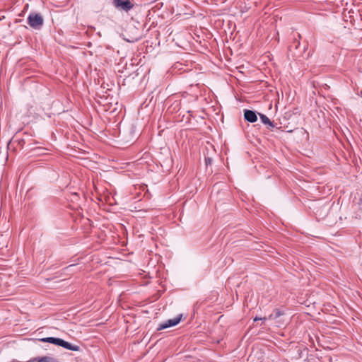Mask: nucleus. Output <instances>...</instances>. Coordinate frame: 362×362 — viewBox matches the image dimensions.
<instances>
[{
    "mask_svg": "<svg viewBox=\"0 0 362 362\" xmlns=\"http://www.w3.org/2000/svg\"><path fill=\"white\" fill-rule=\"evenodd\" d=\"M103 8H104L103 4H101V5L99 6V9H98V11H102V10L103 9Z\"/></svg>",
    "mask_w": 362,
    "mask_h": 362,
    "instance_id": "obj_13",
    "label": "nucleus"
},
{
    "mask_svg": "<svg viewBox=\"0 0 362 362\" xmlns=\"http://www.w3.org/2000/svg\"><path fill=\"white\" fill-rule=\"evenodd\" d=\"M28 25L33 29L40 30L44 23V19L40 13H30L27 18Z\"/></svg>",
    "mask_w": 362,
    "mask_h": 362,
    "instance_id": "obj_2",
    "label": "nucleus"
},
{
    "mask_svg": "<svg viewBox=\"0 0 362 362\" xmlns=\"http://www.w3.org/2000/svg\"><path fill=\"white\" fill-rule=\"evenodd\" d=\"M138 39H139V37H135V38L132 39V41H134V40H137Z\"/></svg>",
    "mask_w": 362,
    "mask_h": 362,
    "instance_id": "obj_14",
    "label": "nucleus"
},
{
    "mask_svg": "<svg viewBox=\"0 0 362 362\" xmlns=\"http://www.w3.org/2000/svg\"><path fill=\"white\" fill-rule=\"evenodd\" d=\"M244 118L246 121L253 123L257 120V117L255 111L245 110L244 111Z\"/></svg>",
    "mask_w": 362,
    "mask_h": 362,
    "instance_id": "obj_4",
    "label": "nucleus"
},
{
    "mask_svg": "<svg viewBox=\"0 0 362 362\" xmlns=\"http://www.w3.org/2000/svg\"><path fill=\"white\" fill-rule=\"evenodd\" d=\"M259 115L260 117V119L263 124H268L271 128H274L275 127L273 122H272L266 115L261 113H259Z\"/></svg>",
    "mask_w": 362,
    "mask_h": 362,
    "instance_id": "obj_5",
    "label": "nucleus"
},
{
    "mask_svg": "<svg viewBox=\"0 0 362 362\" xmlns=\"http://www.w3.org/2000/svg\"><path fill=\"white\" fill-rule=\"evenodd\" d=\"M112 5L119 11L128 13L135 6L134 0H112Z\"/></svg>",
    "mask_w": 362,
    "mask_h": 362,
    "instance_id": "obj_1",
    "label": "nucleus"
},
{
    "mask_svg": "<svg viewBox=\"0 0 362 362\" xmlns=\"http://www.w3.org/2000/svg\"><path fill=\"white\" fill-rule=\"evenodd\" d=\"M37 362H59V361L52 357L44 356V357L40 358L37 360Z\"/></svg>",
    "mask_w": 362,
    "mask_h": 362,
    "instance_id": "obj_8",
    "label": "nucleus"
},
{
    "mask_svg": "<svg viewBox=\"0 0 362 362\" xmlns=\"http://www.w3.org/2000/svg\"><path fill=\"white\" fill-rule=\"evenodd\" d=\"M64 340H63V339H62L60 338H55L54 344L62 347L63 345H64Z\"/></svg>",
    "mask_w": 362,
    "mask_h": 362,
    "instance_id": "obj_10",
    "label": "nucleus"
},
{
    "mask_svg": "<svg viewBox=\"0 0 362 362\" xmlns=\"http://www.w3.org/2000/svg\"><path fill=\"white\" fill-rule=\"evenodd\" d=\"M62 347H64L68 350L75 351H78L80 350V346H78L77 345H73L66 341H64V345Z\"/></svg>",
    "mask_w": 362,
    "mask_h": 362,
    "instance_id": "obj_6",
    "label": "nucleus"
},
{
    "mask_svg": "<svg viewBox=\"0 0 362 362\" xmlns=\"http://www.w3.org/2000/svg\"><path fill=\"white\" fill-rule=\"evenodd\" d=\"M283 315L284 313L281 310L276 309L271 315H269L268 319L276 320Z\"/></svg>",
    "mask_w": 362,
    "mask_h": 362,
    "instance_id": "obj_7",
    "label": "nucleus"
},
{
    "mask_svg": "<svg viewBox=\"0 0 362 362\" xmlns=\"http://www.w3.org/2000/svg\"><path fill=\"white\" fill-rule=\"evenodd\" d=\"M182 315L167 320L166 322L159 325L157 330L160 331L164 329H167L168 327L177 325L181 320Z\"/></svg>",
    "mask_w": 362,
    "mask_h": 362,
    "instance_id": "obj_3",
    "label": "nucleus"
},
{
    "mask_svg": "<svg viewBox=\"0 0 362 362\" xmlns=\"http://www.w3.org/2000/svg\"><path fill=\"white\" fill-rule=\"evenodd\" d=\"M55 337H45L40 339L41 341L54 344Z\"/></svg>",
    "mask_w": 362,
    "mask_h": 362,
    "instance_id": "obj_9",
    "label": "nucleus"
},
{
    "mask_svg": "<svg viewBox=\"0 0 362 362\" xmlns=\"http://www.w3.org/2000/svg\"><path fill=\"white\" fill-rule=\"evenodd\" d=\"M266 319H267L266 317H264V318H259V317H256L254 319V320H255V321H257V320H266Z\"/></svg>",
    "mask_w": 362,
    "mask_h": 362,
    "instance_id": "obj_12",
    "label": "nucleus"
},
{
    "mask_svg": "<svg viewBox=\"0 0 362 362\" xmlns=\"http://www.w3.org/2000/svg\"><path fill=\"white\" fill-rule=\"evenodd\" d=\"M205 160H206V165L210 164V163H211V158H206V159H205Z\"/></svg>",
    "mask_w": 362,
    "mask_h": 362,
    "instance_id": "obj_11",
    "label": "nucleus"
}]
</instances>
